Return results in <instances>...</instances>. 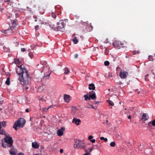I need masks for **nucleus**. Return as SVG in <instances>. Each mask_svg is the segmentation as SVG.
<instances>
[{
    "mask_svg": "<svg viewBox=\"0 0 155 155\" xmlns=\"http://www.w3.org/2000/svg\"><path fill=\"white\" fill-rule=\"evenodd\" d=\"M125 57H126V58H128V57H127V55H126Z\"/></svg>",
    "mask_w": 155,
    "mask_h": 155,
    "instance_id": "58",
    "label": "nucleus"
},
{
    "mask_svg": "<svg viewBox=\"0 0 155 155\" xmlns=\"http://www.w3.org/2000/svg\"><path fill=\"white\" fill-rule=\"evenodd\" d=\"M151 124L153 126H155V120H154L151 122L148 123V125L149 126H150Z\"/></svg>",
    "mask_w": 155,
    "mask_h": 155,
    "instance_id": "20",
    "label": "nucleus"
},
{
    "mask_svg": "<svg viewBox=\"0 0 155 155\" xmlns=\"http://www.w3.org/2000/svg\"><path fill=\"white\" fill-rule=\"evenodd\" d=\"M15 29L16 28L15 27H12L9 29L6 30V31L7 33L11 32L12 33L15 34L16 32Z\"/></svg>",
    "mask_w": 155,
    "mask_h": 155,
    "instance_id": "10",
    "label": "nucleus"
},
{
    "mask_svg": "<svg viewBox=\"0 0 155 155\" xmlns=\"http://www.w3.org/2000/svg\"><path fill=\"white\" fill-rule=\"evenodd\" d=\"M149 118V117L147 114L143 113L142 115L141 120L143 121H145L148 120Z\"/></svg>",
    "mask_w": 155,
    "mask_h": 155,
    "instance_id": "14",
    "label": "nucleus"
},
{
    "mask_svg": "<svg viewBox=\"0 0 155 155\" xmlns=\"http://www.w3.org/2000/svg\"><path fill=\"white\" fill-rule=\"evenodd\" d=\"M64 99L65 102L68 103L70 100V96L69 95L64 94Z\"/></svg>",
    "mask_w": 155,
    "mask_h": 155,
    "instance_id": "12",
    "label": "nucleus"
},
{
    "mask_svg": "<svg viewBox=\"0 0 155 155\" xmlns=\"http://www.w3.org/2000/svg\"><path fill=\"white\" fill-rule=\"evenodd\" d=\"M74 147L75 148H77L83 149L86 152H87V150L85 148L84 146L82 145L83 143L81 140L76 139L74 140Z\"/></svg>",
    "mask_w": 155,
    "mask_h": 155,
    "instance_id": "3",
    "label": "nucleus"
},
{
    "mask_svg": "<svg viewBox=\"0 0 155 155\" xmlns=\"http://www.w3.org/2000/svg\"><path fill=\"white\" fill-rule=\"evenodd\" d=\"M100 138L101 140H104L105 141H107V138H104V137H101Z\"/></svg>",
    "mask_w": 155,
    "mask_h": 155,
    "instance_id": "36",
    "label": "nucleus"
},
{
    "mask_svg": "<svg viewBox=\"0 0 155 155\" xmlns=\"http://www.w3.org/2000/svg\"><path fill=\"white\" fill-rule=\"evenodd\" d=\"M26 122L25 120L23 118H20L17 121V123H18L21 127H23Z\"/></svg>",
    "mask_w": 155,
    "mask_h": 155,
    "instance_id": "7",
    "label": "nucleus"
},
{
    "mask_svg": "<svg viewBox=\"0 0 155 155\" xmlns=\"http://www.w3.org/2000/svg\"><path fill=\"white\" fill-rule=\"evenodd\" d=\"M115 143L114 142H111L110 144V145L111 147H114L115 146Z\"/></svg>",
    "mask_w": 155,
    "mask_h": 155,
    "instance_id": "32",
    "label": "nucleus"
},
{
    "mask_svg": "<svg viewBox=\"0 0 155 155\" xmlns=\"http://www.w3.org/2000/svg\"><path fill=\"white\" fill-rule=\"evenodd\" d=\"M139 52L138 51H134V53L133 54L134 55L136 53H138Z\"/></svg>",
    "mask_w": 155,
    "mask_h": 155,
    "instance_id": "48",
    "label": "nucleus"
},
{
    "mask_svg": "<svg viewBox=\"0 0 155 155\" xmlns=\"http://www.w3.org/2000/svg\"><path fill=\"white\" fill-rule=\"evenodd\" d=\"M93 137L91 135H90L89 136L88 138V140L90 141L91 140V139L93 138Z\"/></svg>",
    "mask_w": 155,
    "mask_h": 155,
    "instance_id": "38",
    "label": "nucleus"
},
{
    "mask_svg": "<svg viewBox=\"0 0 155 155\" xmlns=\"http://www.w3.org/2000/svg\"><path fill=\"white\" fill-rule=\"evenodd\" d=\"M98 102H95V104H97Z\"/></svg>",
    "mask_w": 155,
    "mask_h": 155,
    "instance_id": "59",
    "label": "nucleus"
},
{
    "mask_svg": "<svg viewBox=\"0 0 155 155\" xmlns=\"http://www.w3.org/2000/svg\"><path fill=\"white\" fill-rule=\"evenodd\" d=\"M87 150V152H86L87 153H85L83 155H89V153H88V150Z\"/></svg>",
    "mask_w": 155,
    "mask_h": 155,
    "instance_id": "45",
    "label": "nucleus"
},
{
    "mask_svg": "<svg viewBox=\"0 0 155 155\" xmlns=\"http://www.w3.org/2000/svg\"><path fill=\"white\" fill-rule=\"evenodd\" d=\"M89 89L90 90H94L95 89L94 84L93 83L89 84Z\"/></svg>",
    "mask_w": 155,
    "mask_h": 155,
    "instance_id": "17",
    "label": "nucleus"
},
{
    "mask_svg": "<svg viewBox=\"0 0 155 155\" xmlns=\"http://www.w3.org/2000/svg\"><path fill=\"white\" fill-rule=\"evenodd\" d=\"M65 130V128L62 127L61 128V129L58 130H57V135L59 136H61L63 135V132Z\"/></svg>",
    "mask_w": 155,
    "mask_h": 155,
    "instance_id": "9",
    "label": "nucleus"
},
{
    "mask_svg": "<svg viewBox=\"0 0 155 155\" xmlns=\"http://www.w3.org/2000/svg\"><path fill=\"white\" fill-rule=\"evenodd\" d=\"M110 64L109 62L108 61H105L104 62V64L106 66H108Z\"/></svg>",
    "mask_w": 155,
    "mask_h": 155,
    "instance_id": "33",
    "label": "nucleus"
},
{
    "mask_svg": "<svg viewBox=\"0 0 155 155\" xmlns=\"http://www.w3.org/2000/svg\"><path fill=\"white\" fill-rule=\"evenodd\" d=\"M4 139L5 143L7 144H5L3 143V142H2V146L3 147L5 148H6L7 147H11L13 146V140L12 137H9L7 135L5 136Z\"/></svg>",
    "mask_w": 155,
    "mask_h": 155,
    "instance_id": "2",
    "label": "nucleus"
},
{
    "mask_svg": "<svg viewBox=\"0 0 155 155\" xmlns=\"http://www.w3.org/2000/svg\"><path fill=\"white\" fill-rule=\"evenodd\" d=\"M17 155H24V154L20 152L18 153Z\"/></svg>",
    "mask_w": 155,
    "mask_h": 155,
    "instance_id": "42",
    "label": "nucleus"
},
{
    "mask_svg": "<svg viewBox=\"0 0 155 155\" xmlns=\"http://www.w3.org/2000/svg\"><path fill=\"white\" fill-rule=\"evenodd\" d=\"M151 72H152V74H153V75H155V74H154V73H153V70H152V71H151Z\"/></svg>",
    "mask_w": 155,
    "mask_h": 155,
    "instance_id": "55",
    "label": "nucleus"
},
{
    "mask_svg": "<svg viewBox=\"0 0 155 155\" xmlns=\"http://www.w3.org/2000/svg\"><path fill=\"white\" fill-rule=\"evenodd\" d=\"M149 59L150 61H152L153 60V57L151 56H149Z\"/></svg>",
    "mask_w": 155,
    "mask_h": 155,
    "instance_id": "37",
    "label": "nucleus"
},
{
    "mask_svg": "<svg viewBox=\"0 0 155 155\" xmlns=\"http://www.w3.org/2000/svg\"><path fill=\"white\" fill-rule=\"evenodd\" d=\"M89 27V29H88V31H91L93 29V26L91 25H89V27Z\"/></svg>",
    "mask_w": 155,
    "mask_h": 155,
    "instance_id": "30",
    "label": "nucleus"
},
{
    "mask_svg": "<svg viewBox=\"0 0 155 155\" xmlns=\"http://www.w3.org/2000/svg\"><path fill=\"white\" fill-rule=\"evenodd\" d=\"M131 117V116L130 115L128 116V118L129 119H130Z\"/></svg>",
    "mask_w": 155,
    "mask_h": 155,
    "instance_id": "54",
    "label": "nucleus"
},
{
    "mask_svg": "<svg viewBox=\"0 0 155 155\" xmlns=\"http://www.w3.org/2000/svg\"><path fill=\"white\" fill-rule=\"evenodd\" d=\"M73 41L74 44H76L78 43V41L76 37H74L73 39Z\"/></svg>",
    "mask_w": 155,
    "mask_h": 155,
    "instance_id": "26",
    "label": "nucleus"
},
{
    "mask_svg": "<svg viewBox=\"0 0 155 155\" xmlns=\"http://www.w3.org/2000/svg\"><path fill=\"white\" fill-rule=\"evenodd\" d=\"M40 12L42 14H44V10H43L41 12L40 11Z\"/></svg>",
    "mask_w": 155,
    "mask_h": 155,
    "instance_id": "52",
    "label": "nucleus"
},
{
    "mask_svg": "<svg viewBox=\"0 0 155 155\" xmlns=\"http://www.w3.org/2000/svg\"><path fill=\"white\" fill-rule=\"evenodd\" d=\"M84 98L85 101H87L88 100H90V96H88V94H85L84 95Z\"/></svg>",
    "mask_w": 155,
    "mask_h": 155,
    "instance_id": "22",
    "label": "nucleus"
},
{
    "mask_svg": "<svg viewBox=\"0 0 155 155\" xmlns=\"http://www.w3.org/2000/svg\"><path fill=\"white\" fill-rule=\"evenodd\" d=\"M90 106H91V107H88V106H86L85 107L87 108H93V109H96V108H95L94 106L91 105L89 104Z\"/></svg>",
    "mask_w": 155,
    "mask_h": 155,
    "instance_id": "31",
    "label": "nucleus"
},
{
    "mask_svg": "<svg viewBox=\"0 0 155 155\" xmlns=\"http://www.w3.org/2000/svg\"><path fill=\"white\" fill-rule=\"evenodd\" d=\"M128 72L124 70L121 71L120 72L119 76L122 79H126L128 75Z\"/></svg>",
    "mask_w": 155,
    "mask_h": 155,
    "instance_id": "6",
    "label": "nucleus"
},
{
    "mask_svg": "<svg viewBox=\"0 0 155 155\" xmlns=\"http://www.w3.org/2000/svg\"><path fill=\"white\" fill-rule=\"evenodd\" d=\"M9 152L10 154L11 155H16L17 151L15 148L13 147L9 150Z\"/></svg>",
    "mask_w": 155,
    "mask_h": 155,
    "instance_id": "8",
    "label": "nucleus"
},
{
    "mask_svg": "<svg viewBox=\"0 0 155 155\" xmlns=\"http://www.w3.org/2000/svg\"><path fill=\"white\" fill-rule=\"evenodd\" d=\"M28 55L29 56L31 59H32L34 57V54L32 52H30L28 53Z\"/></svg>",
    "mask_w": 155,
    "mask_h": 155,
    "instance_id": "28",
    "label": "nucleus"
},
{
    "mask_svg": "<svg viewBox=\"0 0 155 155\" xmlns=\"http://www.w3.org/2000/svg\"><path fill=\"white\" fill-rule=\"evenodd\" d=\"M25 111L26 112H29V110H28V108H27L26 109V110H25Z\"/></svg>",
    "mask_w": 155,
    "mask_h": 155,
    "instance_id": "50",
    "label": "nucleus"
},
{
    "mask_svg": "<svg viewBox=\"0 0 155 155\" xmlns=\"http://www.w3.org/2000/svg\"><path fill=\"white\" fill-rule=\"evenodd\" d=\"M93 150V149L92 148H90L89 149V152H91V151Z\"/></svg>",
    "mask_w": 155,
    "mask_h": 155,
    "instance_id": "44",
    "label": "nucleus"
},
{
    "mask_svg": "<svg viewBox=\"0 0 155 155\" xmlns=\"http://www.w3.org/2000/svg\"><path fill=\"white\" fill-rule=\"evenodd\" d=\"M65 22L63 20H60L59 22L57 23V26L55 27L54 26H51V25H50L51 27L52 28H54L55 29V28H57L58 30L60 31H62L63 28H64L65 26Z\"/></svg>",
    "mask_w": 155,
    "mask_h": 155,
    "instance_id": "4",
    "label": "nucleus"
},
{
    "mask_svg": "<svg viewBox=\"0 0 155 155\" xmlns=\"http://www.w3.org/2000/svg\"><path fill=\"white\" fill-rule=\"evenodd\" d=\"M0 134H2L4 135H6L8 134L6 133L5 131L2 129H0Z\"/></svg>",
    "mask_w": 155,
    "mask_h": 155,
    "instance_id": "21",
    "label": "nucleus"
},
{
    "mask_svg": "<svg viewBox=\"0 0 155 155\" xmlns=\"http://www.w3.org/2000/svg\"><path fill=\"white\" fill-rule=\"evenodd\" d=\"M50 75V74H49L48 75V76H49V75Z\"/></svg>",
    "mask_w": 155,
    "mask_h": 155,
    "instance_id": "60",
    "label": "nucleus"
},
{
    "mask_svg": "<svg viewBox=\"0 0 155 155\" xmlns=\"http://www.w3.org/2000/svg\"><path fill=\"white\" fill-rule=\"evenodd\" d=\"M51 17L54 18H55L57 17L55 13L52 12L51 13Z\"/></svg>",
    "mask_w": 155,
    "mask_h": 155,
    "instance_id": "29",
    "label": "nucleus"
},
{
    "mask_svg": "<svg viewBox=\"0 0 155 155\" xmlns=\"http://www.w3.org/2000/svg\"><path fill=\"white\" fill-rule=\"evenodd\" d=\"M148 74H147V76H148Z\"/></svg>",
    "mask_w": 155,
    "mask_h": 155,
    "instance_id": "62",
    "label": "nucleus"
},
{
    "mask_svg": "<svg viewBox=\"0 0 155 155\" xmlns=\"http://www.w3.org/2000/svg\"><path fill=\"white\" fill-rule=\"evenodd\" d=\"M78 54H75L74 55V58H78Z\"/></svg>",
    "mask_w": 155,
    "mask_h": 155,
    "instance_id": "43",
    "label": "nucleus"
},
{
    "mask_svg": "<svg viewBox=\"0 0 155 155\" xmlns=\"http://www.w3.org/2000/svg\"><path fill=\"white\" fill-rule=\"evenodd\" d=\"M18 67V68L16 70V73L18 75H21L19 79L21 84L24 87H25L26 90H28L31 84V78L29 73L25 68L23 65L21 64L19 67Z\"/></svg>",
    "mask_w": 155,
    "mask_h": 155,
    "instance_id": "1",
    "label": "nucleus"
},
{
    "mask_svg": "<svg viewBox=\"0 0 155 155\" xmlns=\"http://www.w3.org/2000/svg\"><path fill=\"white\" fill-rule=\"evenodd\" d=\"M9 18H11L12 17H11V16H9Z\"/></svg>",
    "mask_w": 155,
    "mask_h": 155,
    "instance_id": "61",
    "label": "nucleus"
},
{
    "mask_svg": "<svg viewBox=\"0 0 155 155\" xmlns=\"http://www.w3.org/2000/svg\"><path fill=\"white\" fill-rule=\"evenodd\" d=\"M3 102V101H0V105H2V104Z\"/></svg>",
    "mask_w": 155,
    "mask_h": 155,
    "instance_id": "49",
    "label": "nucleus"
},
{
    "mask_svg": "<svg viewBox=\"0 0 155 155\" xmlns=\"http://www.w3.org/2000/svg\"><path fill=\"white\" fill-rule=\"evenodd\" d=\"M155 75V77H154V78H155V75Z\"/></svg>",
    "mask_w": 155,
    "mask_h": 155,
    "instance_id": "63",
    "label": "nucleus"
},
{
    "mask_svg": "<svg viewBox=\"0 0 155 155\" xmlns=\"http://www.w3.org/2000/svg\"><path fill=\"white\" fill-rule=\"evenodd\" d=\"M32 147L35 149H38L39 147V144L36 142H32Z\"/></svg>",
    "mask_w": 155,
    "mask_h": 155,
    "instance_id": "15",
    "label": "nucleus"
},
{
    "mask_svg": "<svg viewBox=\"0 0 155 155\" xmlns=\"http://www.w3.org/2000/svg\"><path fill=\"white\" fill-rule=\"evenodd\" d=\"M154 55H155V54Z\"/></svg>",
    "mask_w": 155,
    "mask_h": 155,
    "instance_id": "64",
    "label": "nucleus"
},
{
    "mask_svg": "<svg viewBox=\"0 0 155 155\" xmlns=\"http://www.w3.org/2000/svg\"><path fill=\"white\" fill-rule=\"evenodd\" d=\"M20 127V125L19 124V123H17V121H15V123H14V125H13V127L16 130H17V127Z\"/></svg>",
    "mask_w": 155,
    "mask_h": 155,
    "instance_id": "19",
    "label": "nucleus"
},
{
    "mask_svg": "<svg viewBox=\"0 0 155 155\" xmlns=\"http://www.w3.org/2000/svg\"><path fill=\"white\" fill-rule=\"evenodd\" d=\"M90 141L91 143H94L95 142V140L94 139H93L91 140H90Z\"/></svg>",
    "mask_w": 155,
    "mask_h": 155,
    "instance_id": "40",
    "label": "nucleus"
},
{
    "mask_svg": "<svg viewBox=\"0 0 155 155\" xmlns=\"http://www.w3.org/2000/svg\"><path fill=\"white\" fill-rule=\"evenodd\" d=\"M53 107V106L52 105H51V106H50L48 107V108H46V107H43L41 109V110L43 111L46 112H47L48 110L50 108H52Z\"/></svg>",
    "mask_w": 155,
    "mask_h": 155,
    "instance_id": "18",
    "label": "nucleus"
},
{
    "mask_svg": "<svg viewBox=\"0 0 155 155\" xmlns=\"http://www.w3.org/2000/svg\"><path fill=\"white\" fill-rule=\"evenodd\" d=\"M10 20H12V23L13 24V25H15V24H16V22L17 21L16 20H13L12 19H10Z\"/></svg>",
    "mask_w": 155,
    "mask_h": 155,
    "instance_id": "34",
    "label": "nucleus"
},
{
    "mask_svg": "<svg viewBox=\"0 0 155 155\" xmlns=\"http://www.w3.org/2000/svg\"><path fill=\"white\" fill-rule=\"evenodd\" d=\"M15 15L16 18H18L20 16L19 14L18 13H16L15 14Z\"/></svg>",
    "mask_w": 155,
    "mask_h": 155,
    "instance_id": "39",
    "label": "nucleus"
},
{
    "mask_svg": "<svg viewBox=\"0 0 155 155\" xmlns=\"http://www.w3.org/2000/svg\"><path fill=\"white\" fill-rule=\"evenodd\" d=\"M36 19L37 20H38V21H40V20H39V19L38 18H37Z\"/></svg>",
    "mask_w": 155,
    "mask_h": 155,
    "instance_id": "56",
    "label": "nucleus"
},
{
    "mask_svg": "<svg viewBox=\"0 0 155 155\" xmlns=\"http://www.w3.org/2000/svg\"><path fill=\"white\" fill-rule=\"evenodd\" d=\"M89 96L90 98L93 100L96 97V96L95 92L91 91L89 93Z\"/></svg>",
    "mask_w": 155,
    "mask_h": 155,
    "instance_id": "11",
    "label": "nucleus"
},
{
    "mask_svg": "<svg viewBox=\"0 0 155 155\" xmlns=\"http://www.w3.org/2000/svg\"><path fill=\"white\" fill-rule=\"evenodd\" d=\"M81 120L80 119H76L75 118L73 119L72 122L74 123L77 125L78 126L80 124Z\"/></svg>",
    "mask_w": 155,
    "mask_h": 155,
    "instance_id": "13",
    "label": "nucleus"
},
{
    "mask_svg": "<svg viewBox=\"0 0 155 155\" xmlns=\"http://www.w3.org/2000/svg\"><path fill=\"white\" fill-rule=\"evenodd\" d=\"M142 149H140H140H139V152H142Z\"/></svg>",
    "mask_w": 155,
    "mask_h": 155,
    "instance_id": "53",
    "label": "nucleus"
},
{
    "mask_svg": "<svg viewBox=\"0 0 155 155\" xmlns=\"http://www.w3.org/2000/svg\"><path fill=\"white\" fill-rule=\"evenodd\" d=\"M152 150L151 148H147L144 150V152L147 154H150L152 152Z\"/></svg>",
    "mask_w": 155,
    "mask_h": 155,
    "instance_id": "16",
    "label": "nucleus"
},
{
    "mask_svg": "<svg viewBox=\"0 0 155 155\" xmlns=\"http://www.w3.org/2000/svg\"><path fill=\"white\" fill-rule=\"evenodd\" d=\"M107 102H108L110 105L111 106H113L114 104L113 102L110 100H107Z\"/></svg>",
    "mask_w": 155,
    "mask_h": 155,
    "instance_id": "27",
    "label": "nucleus"
},
{
    "mask_svg": "<svg viewBox=\"0 0 155 155\" xmlns=\"http://www.w3.org/2000/svg\"><path fill=\"white\" fill-rule=\"evenodd\" d=\"M14 61L15 64H19L21 63V62L18 59H15Z\"/></svg>",
    "mask_w": 155,
    "mask_h": 155,
    "instance_id": "23",
    "label": "nucleus"
},
{
    "mask_svg": "<svg viewBox=\"0 0 155 155\" xmlns=\"http://www.w3.org/2000/svg\"><path fill=\"white\" fill-rule=\"evenodd\" d=\"M35 21H38V20H37V19H36L35 20Z\"/></svg>",
    "mask_w": 155,
    "mask_h": 155,
    "instance_id": "57",
    "label": "nucleus"
},
{
    "mask_svg": "<svg viewBox=\"0 0 155 155\" xmlns=\"http://www.w3.org/2000/svg\"><path fill=\"white\" fill-rule=\"evenodd\" d=\"M38 25H36L35 26V28L36 30H38Z\"/></svg>",
    "mask_w": 155,
    "mask_h": 155,
    "instance_id": "47",
    "label": "nucleus"
},
{
    "mask_svg": "<svg viewBox=\"0 0 155 155\" xmlns=\"http://www.w3.org/2000/svg\"><path fill=\"white\" fill-rule=\"evenodd\" d=\"M10 1V0H5V2H9Z\"/></svg>",
    "mask_w": 155,
    "mask_h": 155,
    "instance_id": "51",
    "label": "nucleus"
},
{
    "mask_svg": "<svg viewBox=\"0 0 155 155\" xmlns=\"http://www.w3.org/2000/svg\"><path fill=\"white\" fill-rule=\"evenodd\" d=\"M5 84L8 85L10 84V79L9 77H8L5 81Z\"/></svg>",
    "mask_w": 155,
    "mask_h": 155,
    "instance_id": "24",
    "label": "nucleus"
},
{
    "mask_svg": "<svg viewBox=\"0 0 155 155\" xmlns=\"http://www.w3.org/2000/svg\"><path fill=\"white\" fill-rule=\"evenodd\" d=\"M21 51L22 52H24L25 51V49L24 48H21Z\"/></svg>",
    "mask_w": 155,
    "mask_h": 155,
    "instance_id": "41",
    "label": "nucleus"
},
{
    "mask_svg": "<svg viewBox=\"0 0 155 155\" xmlns=\"http://www.w3.org/2000/svg\"><path fill=\"white\" fill-rule=\"evenodd\" d=\"M64 70V74H67L69 72V70H68V68L67 67L65 68Z\"/></svg>",
    "mask_w": 155,
    "mask_h": 155,
    "instance_id": "25",
    "label": "nucleus"
},
{
    "mask_svg": "<svg viewBox=\"0 0 155 155\" xmlns=\"http://www.w3.org/2000/svg\"><path fill=\"white\" fill-rule=\"evenodd\" d=\"M6 122L3 121L2 122V125L4 127H5L6 126Z\"/></svg>",
    "mask_w": 155,
    "mask_h": 155,
    "instance_id": "35",
    "label": "nucleus"
},
{
    "mask_svg": "<svg viewBox=\"0 0 155 155\" xmlns=\"http://www.w3.org/2000/svg\"><path fill=\"white\" fill-rule=\"evenodd\" d=\"M123 44V43H122L120 41H116L113 43L114 47L118 49H120L121 47H124V46H122Z\"/></svg>",
    "mask_w": 155,
    "mask_h": 155,
    "instance_id": "5",
    "label": "nucleus"
},
{
    "mask_svg": "<svg viewBox=\"0 0 155 155\" xmlns=\"http://www.w3.org/2000/svg\"><path fill=\"white\" fill-rule=\"evenodd\" d=\"M63 151V150L62 149H61L60 150V152L61 153H62Z\"/></svg>",
    "mask_w": 155,
    "mask_h": 155,
    "instance_id": "46",
    "label": "nucleus"
}]
</instances>
